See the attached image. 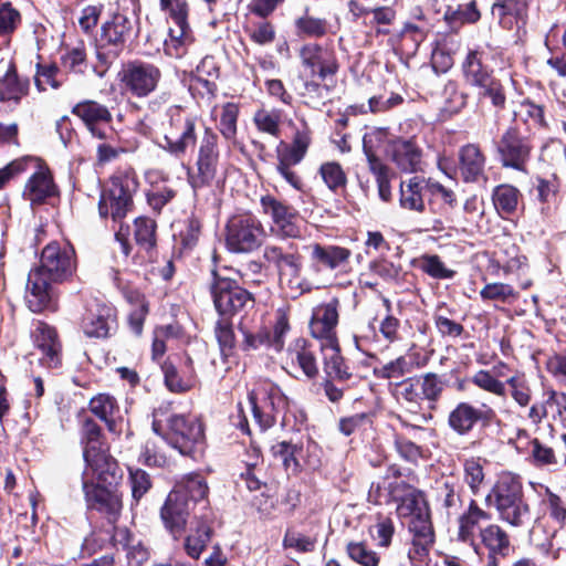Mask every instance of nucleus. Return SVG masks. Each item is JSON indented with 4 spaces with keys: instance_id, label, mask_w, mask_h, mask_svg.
Returning a JSON list of instances; mask_svg holds the SVG:
<instances>
[{
    "instance_id": "nucleus-49",
    "label": "nucleus",
    "mask_w": 566,
    "mask_h": 566,
    "mask_svg": "<svg viewBox=\"0 0 566 566\" xmlns=\"http://www.w3.org/2000/svg\"><path fill=\"white\" fill-rule=\"evenodd\" d=\"M412 369V364L405 356H399L394 360L376 366L373 373L380 379H398L410 374Z\"/></svg>"
},
{
    "instance_id": "nucleus-20",
    "label": "nucleus",
    "mask_w": 566,
    "mask_h": 566,
    "mask_svg": "<svg viewBox=\"0 0 566 566\" xmlns=\"http://www.w3.org/2000/svg\"><path fill=\"white\" fill-rule=\"evenodd\" d=\"M196 120L192 117L178 115L170 120V128L164 136V148L170 154L180 156L196 143Z\"/></svg>"
},
{
    "instance_id": "nucleus-3",
    "label": "nucleus",
    "mask_w": 566,
    "mask_h": 566,
    "mask_svg": "<svg viewBox=\"0 0 566 566\" xmlns=\"http://www.w3.org/2000/svg\"><path fill=\"white\" fill-rule=\"evenodd\" d=\"M208 484L200 474H188L178 481L161 509V518L175 539L185 531L190 503L207 497Z\"/></svg>"
},
{
    "instance_id": "nucleus-4",
    "label": "nucleus",
    "mask_w": 566,
    "mask_h": 566,
    "mask_svg": "<svg viewBox=\"0 0 566 566\" xmlns=\"http://www.w3.org/2000/svg\"><path fill=\"white\" fill-rule=\"evenodd\" d=\"M489 506H494L499 518L513 527L531 524L532 513L524 499L520 479L511 473H502L485 499Z\"/></svg>"
},
{
    "instance_id": "nucleus-16",
    "label": "nucleus",
    "mask_w": 566,
    "mask_h": 566,
    "mask_svg": "<svg viewBox=\"0 0 566 566\" xmlns=\"http://www.w3.org/2000/svg\"><path fill=\"white\" fill-rule=\"evenodd\" d=\"M261 207L272 220L271 231L273 233L282 238L298 237V212L293 206L268 195L261 198Z\"/></svg>"
},
{
    "instance_id": "nucleus-35",
    "label": "nucleus",
    "mask_w": 566,
    "mask_h": 566,
    "mask_svg": "<svg viewBox=\"0 0 566 566\" xmlns=\"http://www.w3.org/2000/svg\"><path fill=\"white\" fill-rule=\"evenodd\" d=\"M486 53L483 50L475 49L469 51L463 61L462 69L467 82L476 87L484 81L492 77V71L485 65Z\"/></svg>"
},
{
    "instance_id": "nucleus-58",
    "label": "nucleus",
    "mask_w": 566,
    "mask_h": 566,
    "mask_svg": "<svg viewBox=\"0 0 566 566\" xmlns=\"http://www.w3.org/2000/svg\"><path fill=\"white\" fill-rule=\"evenodd\" d=\"M29 163L39 165L33 156H24L14 159L7 166L0 168V190L3 189L10 182V180L25 172L28 170Z\"/></svg>"
},
{
    "instance_id": "nucleus-43",
    "label": "nucleus",
    "mask_w": 566,
    "mask_h": 566,
    "mask_svg": "<svg viewBox=\"0 0 566 566\" xmlns=\"http://www.w3.org/2000/svg\"><path fill=\"white\" fill-rule=\"evenodd\" d=\"M219 77V67L212 56H205L197 65L192 81L200 84L206 93L213 95L217 91L216 80Z\"/></svg>"
},
{
    "instance_id": "nucleus-2",
    "label": "nucleus",
    "mask_w": 566,
    "mask_h": 566,
    "mask_svg": "<svg viewBox=\"0 0 566 566\" xmlns=\"http://www.w3.org/2000/svg\"><path fill=\"white\" fill-rule=\"evenodd\" d=\"M74 248L66 242L53 241L44 247L40 265L30 271L27 283V302L34 313L49 306L53 289L52 284L70 281L76 272Z\"/></svg>"
},
{
    "instance_id": "nucleus-9",
    "label": "nucleus",
    "mask_w": 566,
    "mask_h": 566,
    "mask_svg": "<svg viewBox=\"0 0 566 566\" xmlns=\"http://www.w3.org/2000/svg\"><path fill=\"white\" fill-rule=\"evenodd\" d=\"M84 451L83 458L86 467L91 468L93 473H96L101 481L114 483L120 479L116 461L106 454L101 441V428L93 420H87L84 423Z\"/></svg>"
},
{
    "instance_id": "nucleus-52",
    "label": "nucleus",
    "mask_w": 566,
    "mask_h": 566,
    "mask_svg": "<svg viewBox=\"0 0 566 566\" xmlns=\"http://www.w3.org/2000/svg\"><path fill=\"white\" fill-rule=\"evenodd\" d=\"M296 34L306 38H321L327 32V22L324 19L304 14L295 20Z\"/></svg>"
},
{
    "instance_id": "nucleus-14",
    "label": "nucleus",
    "mask_w": 566,
    "mask_h": 566,
    "mask_svg": "<svg viewBox=\"0 0 566 566\" xmlns=\"http://www.w3.org/2000/svg\"><path fill=\"white\" fill-rule=\"evenodd\" d=\"M534 146L530 136L517 127L507 128L496 144V151L503 167L526 172Z\"/></svg>"
},
{
    "instance_id": "nucleus-56",
    "label": "nucleus",
    "mask_w": 566,
    "mask_h": 566,
    "mask_svg": "<svg viewBox=\"0 0 566 566\" xmlns=\"http://www.w3.org/2000/svg\"><path fill=\"white\" fill-rule=\"evenodd\" d=\"M62 84L61 70L56 64H36L35 85L39 91H44L46 85L57 90Z\"/></svg>"
},
{
    "instance_id": "nucleus-6",
    "label": "nucleus",
    "mask_w": 566,
    "mask_h": 566,
    "mask_svg": "<svg viewBox=\"0 0 566 566\" xmlns=\"http://www.w3.org/2000/svg\"><path fill=\"white\" fill-rule=\"evenodd\" d=\"M506 368L507 365L500 361L491 370L480 369L475 371L470 381L479 389L502 398L506 397L507 385L512 399L520 407H526L531 402L532 390L525 375L516 371L504 382L500 378L505 376L503 370Z\"/></svg>"
},
{
    "instance_id": "nucleus-17",
    "label": "nucleus",
    "mask_w": 566,
    "mask_h": 566,
    "mask_svg": "<svg viewBox=\"0 0 566 566\" xmlns=\"http://www.w3.org/2000/svg\"><path fill=\"white\" fill-rule=\"evenodd\" d=\"M300 59L310 76L318 77L322 81L334 76L339 67L335 52L316 43L304 44L300 49Z\"/></svg>"
},
{
    "instance_id": "nucleus-36",
    "label": "nucleus",
    "mask_w": 566,
    "mask_h": 566,
    "mask_svg": "<svg viewBox=\"0 0 566 566\" xmlns=\"http://www.w3.org/2000/svg\"><path fill=\"white\" fill-rule=\"evenodd\" d=\"M239 331L243 336L241 346L244 350H254L261 346L269 347L270 332L254 317L243 316L239 323Z\"/></svg>"
},
{
    "instance_id": "nucleus-32",
    "label": "nucleus",
    "mask_w": 566,
    "mask_h": 566,
    "mask_svg": "<svg viewBox=\"0 0 566 566\" xmlns=\"http://www.w3.org/2000/svg\"><path fill=\"white\" fill-rule=\"evenodd\" d=\"M319 347L323 354L324 371L326 376L338 381L349 379L352 374L340 355L338 340L331 342V344L329 342L321 343Z\"/></svg>"
},
{
    "instance_id": "nucleus-41",
    "label": "nucleus",
    "mask_w": 566,
    "mask_h": 566,
    "mask_svg": "<svg viewBox=\"0 0 566 566\" xmlns=\"http://www.w3.org/2000/svg\"><path fill=\"white\" fill-rule=\"evenodd\" d=\"M482 544L492 555H505L510 547V539L504 530L496 524H490L480 531Z\"/></svg>"
},
{
    "instance_id": "nucleus-34",
    "label": "nucleus",
    "mask_w": 566,
    "mask_h": 566,
    "mask_svg": "<svg viewBox=\"0 0 566 566\" xmlns=\"http://www.w3.org/2000/svg\"><path fill=\"white\" fill-rule=\"evenodd\" d=\"M428 192V180L415 176L400 184L399 202L403 209L422 212L424 210L423 193Z\"/></svg>"
},
{
    "instance_id": "nucleus-60",
    "label": "nucleus",
    "mask_w": 566,
    "mask_h": 566,
    "mask_svg": "<svg viewBox=\"0 0 566 566\" xmlns=\"http://www.w3.org/2000/svg\"><path fill=\"white\" fill-rule=\"evenodd\" d=\"M161 369L165 377V384L170 391L184 392L192 387V379L180 377L176 367L171 363L165 361Z\"/></svg>"
},
{
    "instance_id": "nucleus-45",
    "label": "nucleus",
    "mask_w": 566,
    "mask_h": 566,
    "mask_svg": "<svg viewBox=\"0 0 566 566\" xmlns=\"http://www.w3.org/2000/svg\"><path fill=\"white\" fill-rule=\"evenodd\" d=\"M302 448L297 444H292L286 441L276 442L271 447V453L273 458L280 460L290 474H295L300 470V463L297 457L301 454Z\"/></svg>"
},
{
    "instance_id": "nucleus-51",
    "label": "nucleus",
    "mask_w": 566,
    "mask_h": 566,
    "mask_svg": "<svg viewBox=\"0 0 566 566\" xmlns=\"http://www.w3.org/2000/svg\"><path fill=\"white\" fill-rule=\"evenodd\" d=\"M437 501L447 510L448 514L457 512L461 506V496L454 482L446 480L436 489Z\"/></svg>"
},
{
    "instance_id": "nucleus-61",
    "label": "nucleus",
    "mask_w": 566,
    "mask_h": 566,
    "mask_svg": "<svg viewBox=\"0 0 566 566\" xmlns=\"http://www.w3.org/2000/svg\"><path fill=\"white\" fill-rule=\"evenodd\" d=\"M421 270L433 279H452L453 270L447 269L438 255H423L420 259Z\"/></svg>"
},
{
    "instance_id": "nucleus-29",
    "label": "nucleus",
    "mask_w": 566,
    "mask_h": 566,
    "mask_svg": "<svg viewBox=\"0 0 566 566\" xmlns=\"http://www.w3.org/2000/svg\"><path fill=\"white\" fill-rule=\"evenodd\" d=\"M134 21L127 10L116 11L102 25V40L109 44H123L133 33Z\"/></svg>"
},
{
    "instance_id": "nucleus-38",
    "label": "nucleus",
    "mask_w": 566,
    "mask_h": 566,
    "mask_svg": "<svg viewBox=\"0 0 566 566\" xmlns=\"http://www.w3.org/2000/svg\"><path fill=\"white\" fill-rule=\"evenodd\" d=\"M28 81L20 80L15 67L10 65L6 74L0 78V101L18 104L27 95Z\"/></svg>"
},
{
    "instance_id": "nucleus-12",
    "label": "nucleus",
    "mask_w": 566,
    "mask_h": 566,
    "mask_svg": "<svg viewBox=\"0 0 566 566\" xmlns=\"http://www.w3.org/2000/svg\"><path fill=\"white\" fill-rule=\"evenodd\" d=\"M210 292L220 315H234L254 307V298L247 290L239 286L235 281L221 277L216 272H213Z\"/></svg>"
},
{
    "instance_id": "nucleus-40",
    "label": "nucleus",
    "mask_w": 566,
    "mask_h": 566,
    "mask_svg": "<svg viewBox=\"0 0 566 566\" xmlns=\"http://www.w3.org/2000/svg\"><path fill=\"white\" fill-rule=\"evenodd\" d=\"M289 356L291 363L297 365L307 378L312 379L317 376L316 359L305 339H297L294 347L289 349Z\"/></svg>"
},
{
    "instance_id": "nucleus-21",
    "label": "nucleus",
    "mask_w": 566,
    "mask_h": 566,
    "mask_svg": "<svg viewBox=\"0 0 566 566\" xmlns=\"http://www.w3.org/2000/svg\"><path fill=\"white\" fill-rule=\"evenodd\" d=\"M388 155L402 172L422 170L423 153L416 138H396L388 146Z\"/></svg>"
},
{
    "instance_id": "nucleus-26",
    "label": "nucleus",
    "mask_w": 566,
    "mask_h": 566,
    "mask_svg": "<svg viewBox=\"0 0 566 566\" xmlns=\"http://www.w3.org/2000/svg\"><path fill=\"white\" fill-rule=\"evenodd\" d=\"M485 156L475 144H468L459 149L458 171L465 182L485 180Z\"/></svg>"
},
{
    "instance_id": "nucleus-47",
    "label": "nucleus",
    "mask_w": 566,
    "mask_h": 566,
    "mask_svg": "<svg viewBox=\"0 0 566 566\" xmlns=\"http://www.w3.org/2000/svg\"><path fill=\"white\" fill-rule=\"evenodd\" d=\"M281 112L259 108L253 115V123L260 133L279 137L281 132Z\"/></svg>"
},
{
    "instance_id": "nucleus-24",
    "label": "nucleus",
    "mask_w": 566,
    "mask_h": 566,
    "mask_svg": "<svg viewBox=\"0 0 566 566\" xmlns=\"http://www.w3.org/2000/svg\"><path fill=\"white\" fill-rule=\"evenodd\" d=\"M72 113L82 119L93 136L101 139L105 138L104 126L108 125L112 120V114L106 106L95 101L86 99L74 105Z\"/></svg>"
},
{
    "instance_id": "nucleus-7",
    "label": "nucleus",
    "mask_w": 566,
    "mask_h": 566,
    "mask_svg": "<svg viewBox=\"0 0 566 566\" xmlns=\"http://www.w3.org/2000/svg\"><path fill=\"white\" fill-rule=\"evenodd\" d=\"M137 175L133 169L115 172L108 187L103 190L98 201V212L103 218L122 220L133 209V196L138 189Z\"/></svg>"
},
{
    "instance_id": "nucleus-42",
    "label": "nucleus",
    "mask_w": 566,
    "mask_h": 566,
    "mask_svg": "<svg viewBox=\"0 0 566 566\" xmlns=\"http://www.w3.org/2000/svg\"><path fill=\"white\" fill-rule=\"evenodd\" d=\"M492 200L502 217L510 216L517 209L520 191L511 185H500L493 190Z\"/></svg>"
},
{
    "instance_id": "nucleus-13",
    "label": "nucleus",
    "mask_w": 566,
    "mask_h": 566,
    "mask_svg": "<svg viewBox=\"0 0 566 566\" xmlns=\"http://www.w3.org/2000/svg\"><path fill=\"white\" fill-rule=\"evenodd\" d=\"M219 159L218 135L211 128H206L198 148L196 171L189 175L193 189L210 186L217 179Z\"/></svg>"
},
{
    "instance_id": "nucleus-27",
    "label": "nucleus",
    "mask_w": 566,
    "mask_h": 566,
    "mask_svg": "<svg viewBox=\"0 0 566 566\" xmlns=\"http://www.w3.org/2000/svg\"><path fill=\"white\" fill-rule=\"evenodd\" d=\"M311 260L318 269L329 271L344 270L352 256V251L347 248L335 244L314 243L311 247Z\"/></svg>"
},
{
    "instance_id": "nucleus-46",
    "label": "nucleus",
    "mask_w": 566,
    "mask_h": 566,
    "mask_svg": "<svg viewBox=\"0 0 566 566\" xmlns=\"http://www.w3.org/2000/svg\"><path fill=\"white\" fill-rule=\"evenodd\" d=\"M417 378L419 380L421 401H428L429 407L433 409L434 403L439 400L444 389L441 377L434 373H427Z\"/></svg>"
},
{
    "instance_id": "nucleus-11",
    "label": "nucleus",
    "mask_w": 566,
    "mask_h": 566,
    "mask_svg": "<svg viewBox=\"0 0 566 566\" xmlns=\"http://www.w3.org/2000/svg\"><path fill=\"white\" fill-rule=\"evenodd\" d=\"M264 234V228L255 216L235 214L228 220L226 244L232 252L248 253L262 244Z\"/></svg>"
},
{
    "instance_id": "nucleus-44",
    "label": "nucleus",
    "mask_w": 566,
    "mask_h": 566,
    "mask_svg": "<svg viewBox=\"0 0 566 566\" xmlns=\"http://www.w3.org/2000/svg\"><path fill=\"white\" fill-rule=\"evenodd\" d=\"M211 538V527L205 520L197 522L195 533L189 534L185 539V551L193 559H199Z\"/></svg>"
},
{
    "instance_id": "nucleus-31",
    "label": "nucleus",
    "mask_w": 566,
    "mask_h": 566,
    "mask_svg": "<svg viewBox=\"0 0 566 566\" xmlns=\"http://www.w3.org/2000/svg\"><path fill=\"white\" fill-rule=\"evenodd\" d=\"M113 322V310L105 305H96L95 308L87 310L82 328L88 337L103 338L108 335Z\"/></svg>"
},
{
    "instance_id": "nucleus-55",
    "label": "nucleus",
    "mask_w": 566,
    "mask_h": 566,
    "mask_svg": "<svg viewBox=\"0 0 566 566\" xmlns=\"http://www.w3.org/2000/svg\"><path fill=\"white\" fill-rule=\"evenodd\" d=\"M463 479L471 492L478 494L484 481L483 463L480 458H470L464 461Z\"/></svg>"
},
{
    "instance_id": "nucleus-8",
    "label": "nucleus",
    "mask_w": 566,
    "mask_h": 566,
    "mask_svg": "<svg viewBox=\"0 0 566 566\" xmlns=\"http://www.w3.org/2000/svg\"><path fill=\"white\" fill-rule=\"evenodd\" d=\"M255 423L265 430L274 424L279 413L289 407V399L274 382L262 379L253 385L248 395Z\"/></svg>"
},
{
    "instance_id": "nucleus-37",
    "label": "nucleus",
    "mask_w": 566,
    "mask_h": 566,
    "mask_svg": "<svg viewBox=\"0 0 566 566\" xmlns=\"http://www.w3.org/2000/svg\"><path fill=\"white\" fill-rule=\"evenodd\" d=\"M184 17L182 22L172 19L175 27L169 28V38L164 42L165 53L171 57H179L185 52V46L190 42V28Z\"/></svg>"
},
{
    "instance_id": "nucleus-59",
    "label": "nucleus",
    "mask_w": 566,
    "mask_h": 566,
    "mask_svg": "<svg viewBox=\"0 0 566 566\" xmlns=\"http://www.w3.org/2000/svg\"><path fill=\"white\" fill-rule=\"evenodd\" d=\"M480 296L485 301L507 302L516 298L517 293L510 284L505 283H489L481 291Z\"/></svg>"
},
{
    "instance_id": "nucleus-10",
    "label": "nucleus",
    "mask_w": 566,
    "mask_h": 566,
    "mask_svg": "<svg viewBox=\"0 0 566 566\" xmlns=\"http://www.w3.org/2000/svg\"><path fill=\"white\" fill-rule=\"evenodd\" d=\"M117 481L118 479L114 483L101 481L88 467H85L82 474V488L87 506L105 514L111 523L117 521L122 510V499L112 489Z\"/></svg>"
},
{
    "instance_id": "nucleus-19",
    "label": "nucleus",
    "mask_w": 566,
    "mask_h": 566,
    "mask_svg": "<svg viewBox=\"0 0 566 566\" xmlns=\"http://www.w3.org/2000/svg\"><path fill=\"white\" fill-rule=\"evenodd\" d=\"M33 158L39 165L28 164V170L34 169V171L25 184L23 197L32 205H40L56 193V187L45 164L38 157Z\"/></svg>"
},
{
    "instance_id": "nucleus-30",
    "label": "nucleus",
    "mask_w": 566,
    "mask_h": 566,
    "mask_svg": "<svg viewBox=\"0 0 566 566\" xmlns=\"http://www.w3.org/2000/svg\"><path fill=\"white\" fill-rule=\"evenodd\" d=\"M90 410L104 421L111 432H118L123 420L116 399L108 394H98L90 400Z\"/></svg>"
},
{
    "instance_id": "nucleus-23",
    "label": "nucleus",
    "mask_w": 566,
    "mask_h": 566,
    "mask_svg": "<svg viewBox=\"0 0 566 566\" xmlns=\"http://www.w3.org/2000/svg\"><path fill=\"white\" fill-rule=\"evenodd\" d=\"M338 301L334 298L313 310L310 331L311 335L321 343L337 340L336 325L338 323Z\"/></svg>"
},
{
    "instance_id": "nucleus-64",
    "label": "nucleus",
    "mask_w": 566,
    "mask_h": 566,
    "mask_svg": "<svg viewBox=\"0 0 566 566\" xmlns=\"http://www.w3.org/2000/svg\"><path fill=\"white\" fill-rule=\"evenodd\" d=\"M303 96L307 99L310 105L318 107L328 99L329 88L327 85L310 80L304 83Z\"/></svg>"
},
{
    "instance_id": "nucleus-62",
    "label": "nucleus",
    "mask_w": 566,
    "mask_h": 566,
    "mask_svg": "<svg viewBox=\"0 0 566 566\" xmlns=\"http://www.w3.org/2000/svg\"><path fill=\"white\" fill-rule=\"evenodd\" d=\"M417 377H409L397 384L398 398L402 399L410 407H420L422 402Z\"/></svg>"
},
{
    "instance_id": "nucleus-39",
    "label": "nucleus",
    "mask_w": 566,
    "mask_h": 566,
    "mask_svg": "<svg viewBox=\"0 0 566 566\" xmlns=\"http://www.w3.org/2000/svg\"><path fill=\"white\" fill-rule=\"evenodd\" d=\"M364 150L367 156L369 170L375 176L377 182L378 196L382 201L388 202L392 197L390 186L392 174L389 168L367 148L366 143H364Z\"/></svg>"
},
{
    "instance_id": "nucleus-33",
    "label": "nucleus",
    "mask_w": 566,
    "mask_h": 566,
    "mask_svg": "<svg viewBox=\"0 0 566 566\" xmlns=\"http://www.w3.org/2000/svg\"><path fill=\"white\" fill-rule=\"evenodd\" d=\"M488 520H490L489 513L482 510L475 500H471L468 509L459 517L458 539L474 545L475 532L480 522Z\"/></svg>"
},
{
    "instance_id": "nucleus-63",
    "label": "nucleus",
    "mask_w": 566,
    "mask_h": 566,
    "mask_svg": "<svg viewBox=\"0 0 566 566\" xmlns=\"http://www.w3.org/2000/svg\"><path fill=\"white\" fill-rule=\"evenodd\" d=\"M61 65L74 73H83L86 67V54L82 46L67 50L61 55Z\"/></svg>"
},
{
    "instance_id": "nucleus-50",
    "label": "nucleus",
    "mask_w": 566,
    "mask_h": 566,
    "mask_svg": "<svg viewBox=\"0 0 566 566\" xmlns=\"http://www.w3.org/2000/svg\"><path fill=\"white\" fill-rule=\"evenodd\" d=\"M480 99H490L492 105L499 109H503L506 103L504 87L500 80L494 76L490 77L476 86Z\"/></svg>"
},
{
    "instance_id": "nucleus-25",
    "label": "nucleus",
    "mask_w": 566,
    "mask_h": 566,
    "mask_svg": "<svg viewBox=\"0 0 566 566\" xmlns=\"http://www.w3.org/2000/svg\"><path fill=\"white\" fill-rule=\"evenodd\" d=\"M33 335L38 353H33L32 355H38L40 363L48 368L57 367L61 363V346L55 329L40 323Z\"/></svg>"
},
{
    "instance_id": "nucleus-57",
    "label": "nucleus",
    "mask_w": 566,
    "mask_h": 566,
    "mask_svg": "<svg viewBox=\"0 0 566 566\" xmlns=\"http://www.w3.org/2000/svg\"><path fill=\"white\" fill-rule=\"evenodd\" d=\"M348 557L361 566H378L380 558L364 542H349L346 545Z\"/></svg>"
},
{
    "instance_id": "nucleus-54",
    "label": "nucleus",
    "mask_w": 566,
    "mask_h": 566,
    "mask_svg": "<svg viewBox=\"0 0 566 566\" xmlns=\"http://www.w3.org/2000/svg\"><path fill=\"white\" fill-rule=\"evenodd\" d=\"M239 106L234 103H226L222 106L219 122V132L227 140H233L237 136V122Z\"/></svg>"
},
{
    "instance_id": "nucleus-53",
    "label": "nucleus",
    "mask_w": 566,
    "mask_h": 566,
    "mask_svg": "<svg viewBox=\"0 0 566 566\" xmlns=\"http://www.w3.org/2000/svg\"><path fill=\"white\" fill-rule=\"evenodd\" d=\"M319 175L332 191H337L346 186L347 177L342 166L336 161L324 163L319 167Z\"/></svg>"
},
{
    "instance_id": "nucleus-5",
    "label": "nucleus",
    "mask_w": 566,
    "mask_h": 566,
    "mask_svg": "<svg viewBox=\"0 0 566 566\" xmlns=\"http://www.w3.org/2000/svg\"><path fill=\"white\" fill-rule=\"evenodd\" d=\"M153 430L180 454L196 459L205 449L206 439L202 423L195 416L170 415L163 421H153Z\"/></svg>"
},
{
    "instance_id": "nucleus-22",
    "label": "nucleus",
    "mask_w": 566,
    "mask_h": 566,
    "mask_svg": "<svg viewBox=\"0 0 566 566\" xmlns=\"http://www.w3.org/2000/svg\"><path fill=\"white\" fill-rule=\"evenodd\" d=\"M263 259L272 265L281 277H297L302 268V258L293 244H266L263 249Z\"/></svg>"
},
{
    "instance_id": "nucleus-28",
    "label": "nucleus",
    "mask_w": 566,
    "mask_h": 566,
    "mask_svg": "<svg viewBox=\"0 0 566 566\" xmlns=\"http://www.w3.org/2000/svg\"><path fill=\"white\" fill-rule=\"evenodd\" d=\"M277 174L294 189L301 190L303 182L301 177L292 169L293 166L298 165L303 157L296 151L292 150L287 143L281 142L275 149Z\"/></svg>"
},
{
    "instance_id": "nucleus-1",
    "label": "nucleus",
    "mask_w": 566,
    "mask_h": 566,
    "mask_svg": "<svg viewBox=\"0 0 566 566\" xmlns=\"http://www.w3.org/2000/svg\"><path fill=\"white\" fill-rule=\"evenodd\" d=\"M400 478L401 472L396 465L388 468L385 479H394L386 486L389 500L396 503L397 515L408 520L407 556L411 566H429L436 537L430 510L423 493Z\"/></svg>"
},
{
    "instance_id": "nucleus-48",
    "label": "nucleus",
    "mask_w": 566,
    "mask_h": 566,
    "mask_svg": "<svg viewBox=\"0 0 566 566\" xmlns=\"http://www.w3.org/2000/svg\"><path fill=\"white\" fill-rule=\"evenodd\" d=\"M134 238L140 248L151 250L156 244V222L146 217L135 219Z\"/></svg>"
},
{
    "instance_id": "nucleus-18",
    "label": "nucleus",
    "mask_w": 566,
    "mask_h": 566,
    "mask_svg": "<svg viewBox=\"0 0 566 566\" xmlns=\"http://www.w3.org/2000/svg\"><path fill=\"white\" fill-rule=\"evenodd\" d=\"M495 411L488 405L476 408L470 402H459L449 413L448 424L458 434H468L474 426L482 421L490 423L495 418Z\"/></svg>"
},
{
    "instance_id": "nucleus-15",
    "label": "nucleus",
    "mask_w": 566,
    "mask_h": 566,
    "mask_svg": "<svg viewBox=\"0 0 566 566\" xmlns=\"http://www.w3.org/2000/svg\"><path fill=\"white\" fill-rule=\"evenodd\" d=\"M160 78L159 67L147 62H130L122 72L123 88L135 97L148 96L156 90Z\"/></svg>"
}]
</instances>
